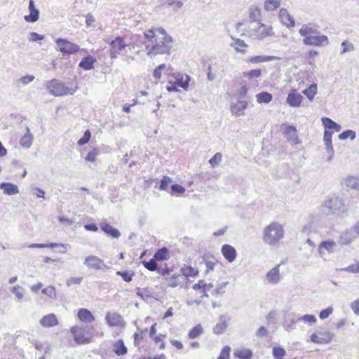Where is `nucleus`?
Returning <instances> with one entry per match:
<instances>
[{
	"label": "nucleus",
	"instance_id": "f257e3e1",
	"mask_svg": "<svg viewBox=\"0 0 359 359\" xmlns=\"http://www.w3.org/2000/svg\"><path fill=\"white\" fill-rule=\"evenodd\" d=\"M172 46V37H165V39H155L154 41L145 46V49L147 55L152 58L157 55H169Z\"/></svg>",
	"mask_w": 359,
	"mask_h": 359
},
{
	"label": "nucleus",
	"instance_id": "f03ea898",
	"mask_svg": "<svg viewBox=\"0 0 359 359\" xmlns=\"http://www.w3.org/2000/svg\"><path fill=\"white\" fill-rule=\"evenodd\" d=\"M283 226L277 222H273L264 228L263 241L269 245H275L283 237Z\"/></svg>",
	"mask_w": 359,
	"mask_h": 359
},
{
	"label": "nucleus",
	"instance_id": "7ed1b4c3",
	"mask_svg": "<svg viewBox=\"0 0 359 359\" xmlns=\"http://www.w3.org/2000/svg\"><path fill=\"white\" fill-rule=\"evenodd\" d=\"M245 32L248 36L256 40H263L273 34L271 27H268L260 22L249 24Z\"/></svg>",
	"mask_w": 359,
	"mask_h": 359
},
{
	"label": "nucleus",
	"instance_id": "20e7f679",
	"mask_svg": "<svg viewBox=\"0 0 359 359\" xmlns=\"http://www.w3.org/2000/svg\"><path fill=\"white\" fill-rule=\"evenodd\" d=\"M322 212L325 214L345 213L348 209L344 200L338 196H332L326 200L321 206Z\"/></svg>",
	"mask_w": 359,
	"mask_h": 359
},
{
	"label": "nucleus",
	"instance_id": "39448f33",
	"mask_svg": "<svg viewBox=\"0 0 359 359\" xmlns=\"http://www.w3.org/2000/svg\"><path fill=\"white\" fill-rule=\"evenodd\" d=\"M322 123L325 128L324 132L323 141L325 145L326 152L328 154L327 161H330L334 155V149L332 147V135L333 132H331L335 124V122L328 117H323L321 118Z\"/></svg>",
	"mask_w": 359,
	"mask_h": 359
},
{
	"label": "nucleus",
	"instance_id": "423d86ee",
	"mask_svg": "<svg viewBox=\"0 0 359 359\" xmlns=\"http://www.w3.org/2000/svg\"><path fill=\"white\" fill-rule=\"evenodd\" d=\"M46 88L48 93L55 97L63 96L66 95H72L76 92L75 89L69 88L65 86V83L58 79H52L47 81Z\"/></svg>",
	"mask_w": 359,
	"mask_h": 359
},
{
	"label": "nucleus",
	"instance_id": "0eeeda50",
	"mask_svg": "<svg viewBox=\"0 0 359 359\" xmlns=\"http://www.w3.org/2000/svg\"><path fill=\"white\" fill-rule=\"evenodd\" d=\"M71 332L77 344H86L91 341L92 333L88 327H73Z\"/></svg>",
	"mask_w": 359,
	"mask_h": 359
},
{
	"label": "nucleus",
	"instance_id": "6e6552de",
	"mask_svg": "<svg viewBox=\"0 0 359 359\" xmlns=\"http://www.w3.org/2000/svg\"><path fill=\"white\" fill-rule=\"evenodd\" d=\"M55 43L57 50L65 55L74 54L80 50L77 44L72 43L65 39L58 38L55 40Z\"/></svg>",
	"mask_w": 359,
	"mask_h": 359
},
{
	"label": "nucleus",
	"instance_id": "1a4fd4ad",
	"mask_svg": "<svg viewBox=\"0 0 359 359\" xmlns=\"http://www.w3.org/2000/svg\"><path fill=\"white\" fill-rule=\"evenodd\" d=\"M83 264L88 269L102 271L108 269L104 261L95 255L86 257Z\"/></svg>",
	"mask_w": 359,
	"mask_h": 359
},
{
	"label": "nucleus",
	"instance_id": "9d476101",
	"mask_svg": "<svg viewBox=\"0 0 359 359\" xmlns=\"http://www.w3.org/2000/svg\"><path fill=\"white\" fill-rule=\"evenodd\" d=\"M303 43L305 45L320 46L327 45L329 43V40L327 36L316 34L311 36L304 38L303 39Z\"/></svg>",
	"mask_w": 359,
	"mask_h": 359
},
{
	"label": "nucleus",
	"instance_id": "9b49d317",
	"mask_svg": "<svg viewBox=\"0 0 359 359\" xmlns=\"http://www.w3.org/2000/svg\"><path fill=\"white\" fill-rule=\"evenodd\" d=\"M353 226L342 231L338 238V243L342 245H347L351 243L357 238Z\"/></svg>",
	"mask_w": 359,
	"mask_h": 359
},
{
	"label": "nucleus",
	"instance_id": "f8f14e48",
	"mask_svg": "<svg viewBox=\"0 0 359 359\" xmlns=\"http://www.w3.org/2000/svg\"><path fill=\"white\" fill-rule=\"evenodd\" d=\"M334 334L330 332H320L311 335V341L315 344H327L330 342Z\"/></svg>",
	"mask_w": 359,
	"mask_h": 359
},
{
	"label": "nucleus",
	"instance_id": "ddd939ff",
	"mask_svg": "<svg viewBox=\"0 0 359 359\" xmlns=\"http://www.w3.org/2000/svg\"><path fill=\"white\" fill-rule=\"evenodd\" d=\"M303 98V96L297 90L293 89L287 95V103L290 107H297L300 106Z\"/></svg>",
	"mask_w": 359,
	"mask_h": 359
},
{
	"label": "nucleus",
	"instance_id": "4468645a",
	"mask_svg": "<svg viewBox=\"0 0 359 359\" xmlns=\"http://www.w3.org/2000/svg\"><path fill=\"white\" fill-rule=\"evenodd\" d=\"M279 267L280 264L276 265L266 274L265 279L268 283L275 285L279 283L280 280Z\"/></svg>",
	"mask_w": 359,
	"mask_h": 359
},
{
	"label": "nucleus",
	"instance_id": "2eb2a0df",
	"mask_svg": "<svg viewBox=\"0 0 359 359\" xmlns=\"http://www.w3.org/2000/svg\"><path fill=\"white\" fill-rule=\"evenodd\" d=\"M100 226L103 232L112 238H118L121 236L120 231L107 222L100 223Z\"/></svg>",
	"mask_w": 359,
	"mask_h": 359
},
{
	"label": "nucleus",
	"instance_id": "dca6fc26",
	"mask_svg": "<svg viewBox=\"0 0 359 359\" xmlns=\"http://www.w3.org/2000/svg\"><path fill=\"white\" fill-rule=\"evenodd\" d=\"M343 187L349 190L359 191V177L350 176L344 179L342 182Z\"/></svg>",
	"mask_w": 359,
	"mask_h": 359
},
{
	"label": "nucleus",
	"instance_id": "f3484780",
	"mask_svg": "<svg viewBox=\"0 0 359 359\" xmlns=\"http://www.w3.org/2000/svg\"><path fill=\"white\" fill-rule=\"evenodd\" d=\"M222 253L224 258L229 262H232L235 260L237 253L236 249L228 244H225L222 247Z\"/></svg>",
	"mask_w": 359,
	"mask_h": 359
},
{
	"label": "nucleus",
	"instance_id": "a211bd4d",
	"mask_svg": "<svg viewBox=\"0 0 359 359\" xmlns=\"http://www.w3.org/2000/svg\"><path fill=\"white\" fill-rule=\"evenodd\" d=\"M297 322H298L297 318L293 313H287L285 316L283 327L286 331H291L295 329Z\"/></svg>",
	"mask_w": 359,
	"mask_h": 359
},
{
	"label": "nucleus",
	"instance_id": "6ab92c4d",
	"mask_svg": "<svg viewBox=\"0 0 359 359\" xmlns=\"http://www.w3.org/2000/svg\"><path fill=\"white\" fill-rule=\"evenodd\" d=\"M29 10L30 14L29 15L25 16V20L27 22H34L38 20L39 17V11L37 8H35L34 3L33 0H29Z\"/></svg>",
	"mask_w": 359,
	"mask_h": 359
},
{
	"label": "nucleus",
	"instance_id": "aec40b11",
	"mask_svg": "<svg viewBox=\"0 0 359 359\" xmlns=\"http://www.w3.org/2000/svg\"><path fill=\"white\" fill-rule=\"evenodd\" d=\"M284 135L286 136L287 140L294 144L298 142L296 128L292 126H287L283 130Z\"/></svg>",
	"mask_w": 359,
	"mask_h": 359
},
{
	"label": "nucleus",
	"instance_id": "412c9836",
	"mask_svg": "<svg viewBox=\"0 0 359 359\" xmlns=\"http://www.w3.org/2000/svg\"><path fill=\"white\" fill-rule=\"evenodd\" d=\"M0 189L3 190L6 195H15L19 193L18 187L16 184L10 182H2L0 184Z\"/></svg>",
	"mask_w": 359,
	"mask_h": 359
},
{
	"label": "nucleus",
	"instance_id": "4be33fe9",
	"mask_svg": "<svg viewBox=\"0 0 359 359\" xmlns=\"http://www.w3.org/2000/svg\"><path fill=\"white\" fill-rule=\"evenodd\" d=\"M105 319L110 327L119 326L123 321V318L116 313H107Z\"/></svg>",
	"mask_w": 359,
	"mask_h": 359
},
{
	"label": "nucleus",
	"instance_id": "5701e85b",
	"mask_svg": "<svg viewBox=\"0 0 359 359\" xmlns=\"http://www.w3.org/2000/svg\"><path fill=\"white\" fill-rule=\"evenodd\" d=\"M109 46L111 49L120 53L126 48L127 44L126 43L123 38L118 36L109 42Z\"/></svg>",
	"mask_w": 359,
	"mask_h": 359
},
{
	"label": "nucleus",
	"instance_id": "b1692460",
	"mask_svg": "<svg viewBox=\"0 0 359 359\" xmlns=\"http://www.w3.org/2000/svg\"><path fill=\"white\" fill-rule=\"evenodd\" d=\"M96 62V58L91 55H88L81 60L79 64V67L84 70H91L94 69V64Z\"/></svg>",
	"mask_w": 359,
	"mask_h": 359
},
{
	"label": "nucleus",
	"instance_id": "393cba45",
	"mask_svg": "<svg viewBox=\"0 0 359 359\" xmlns=\"http://www.w3.org/2000/svg\"><path fill=\"white\" fill-rule=\"evenodd\" d=\"M34 136L29 127L26 128V133L20 138V144L23 148L29 149L32 145Z\"/></svg>",
	"mask_w": 359,
	"mask_h": 359
},
{
	"label": "nucleus",
	"instance_id": "a878e982",
	"mask_svg": "<svg viewBox=\"0 0 359 359\" xmlns=\"http://www.w3.org/2000/svg\"><path fill=\"white\" fill-rule=\"evenodd\" d=\"M79 319L86 323H90L95 318L92 313L87 309H81L77 313Z\"/></svg>",
	"mask_w": 359,
	"mask_h": 359
},
{
	"label": "nucleus",
	"instance_id": "bb28decb",
	"mask_svg": "<svg viewBox=\"0 0 359 359\" xmlns=\"http://www.w3.org/2000/svg\"><path fill=\"white\" fill-rule=\"evenodd\" d=\"M57 319L53 313L46 315L40 320V324L44 327H53L57 325Z\"/></svg>",
	"mask_w": 359,
	"mask_h": 359
},
{
	"label": "nucleus",
	"instance_id": "cd10ccee",
	"mask_svg": "<svg viewBox=\"0 0 359 359\" xmlns=\"http://www.w3.org/2000/svg\"><path fill=\"white\" fill-rule=\"evenodd\" d=\"M280 57L276 56H269V55H257L250 57L248 59V61L250 63L257 64L264 62H269L273 60H278Z\"/></svg>",
	"mask_w": 359,
	"mask_h": 359
},
{
	"label": "nucleus",
	"instance_id": "c85d7f7f",
	"mask_svg": "<svg viewBox=\"0 0 359 359\" xmlns=\"http://www.w3.org/2000/svg\"><path fill=\"white\" fill-rule=\"evenodd\" d=\"M248 102L244 100L238 101L236 104L231 107V111L236 116L243 115V111L246 109Z\"/></svg>",
	"mask_w": 359,
	"mask_h": 359
},
{
	"label": "nucleus",
	"instance_id": "c756f323",
	"mask_svg": "<svg viewBox=\"0 0 359 359\" xmlns=\"http://www.w3.org/2000/svg\"><path fill=\"white\" fill-rule=\"evenodd\" d=\"M280 18L282 22L287 27H294V20L292 17L288 13L286 9H280Z\"/></svg>",
	"mask_w": 359,
	"mask_h": 359
},
{
	"label": "nucleus",
	"instance_id": "7c9ffc66",
	"mask_svg": "<svg viewBox=\"0 0 359 359\" xmlns=\"http://www.w3.org/2000/svg\"><path fill=\"white\" fill-rule=\"evenodd\" d=\"M261 10L257 6H251L249 9V24L260 21Z\"/></svg>",
	"mask_w": 359,
	"mask_h": 359
},
{
	"label": "nucleus",
	"instance_id": "2f4dec72",
	"mask_svg": "<svg viewBox=\"0 0 359 359\" xmlns=\"http://www.w3.org/2000/svg\"><path fill=\"white\" fill-rule=\"evenodd\" d=\"M29 248H54L56 247H62L65 250L62 251V253H65L66 252V245L62 244V243H32L28 245Z\"/></svg>",
	"mask_w": 359,
	"mask_h": 359
},
{
	"label": "nucleus",
	"instance_id": "473e14b6",
	"mask_svg": "<svg viewBox=\"0 0 359 359\" xmlns=\"http://www.w3.org/2000/svg\"><path fill=\"white\" fill-rule=\"evenodd\" d=\"M227 327V323L224 316H220L219 321L213 327V333L215 334H222Z\"/></svg>",
	"mask_w": 359,
	"mask_h": 359
},
{
	"label": "nucleus",
	"instance_id": "72a5a7b5",
	"mask_svg": "<svg viewBox=\"0 0 359 359\" xmlns=\"http://www.w3.org/2000/svg\"><path fill=\"white\" fill-rule=\"evenodd\" d=\"M114 351L117 355H123L127 353V347L122 339H118L114 344Z\"/></svg>",
	"mask_w": 359,
	"mask_h": 359
},
{
	"label": "nucleus",
	"instance_id": "f704fd0d",
	"mask_svg": "<svg viewBox=\"0 0 359 359\" xmlns=\"http://www.w3.org/2000/svg\"><path fill=\"white\" fill-rule=\"evenodd\" d=\"M233 354L240 359H250L252 357V352L248 348L237 349Z\"/></svg>",
	"mask_w": 359,
	"mask_h": 359
},
{
	"label": "nucleus",
	"instance_id": "c9c22d12",
	"mask_svg": "<svg viewBox=\"0 0 359 359\" xmlns=\"http://www.w3.org/2000/svg\"><path fill=\"white\" fill-rule=\"evenodd\" d=\"M299 34L302 36H304V38H307L309 36H313V34H318V32L317 29H313L308 25H304L299 29Z\"/></svg>",
	"mask_w": 359,
	"mask_h": 359
},
{
	"label": "nucleus",
	"instance_id": "e433bc0d",
	"mask_svg": "<svg viewBox=\"0 0 359 359\" xmlns=\"http://www.w3.org/2000/svg\"><path fill=\"white\" fill-rule=\"evenodd\" d=\"M309 100H312L317 93V84L312 83L307 88L302 91Z\"/></svg>",
	"mask_w": 359,
	"mask_h": 359
},
{
	"label": "nucleus",
	"instance_id": "4c0bfd02",
	"mask_svg": "<svg viewBox=\"0 0 359 359\" xmlns=\"http://www.w3.org/2000/svg\"><path fill=\"white\" fill-rule=\"evenodd\" d=\"M257 100L259 103H269L272 100V95L268 92H262L256 95Z\"/></svg>",
	"mask_w": 359,
	"mask_h": 359
},
{
	"label": "nucleus",
	"instance_id": "58836bf2",
	"mask_svg": "<svg viewBox=\"0 0 359 359\" xmlns=\"http://www.w3.org/2000/svg\"><path fill=\"white\" fill-rule=\"evenodd\" d=\"M154 258L156 261H163L168 258V251L167 248H162L157 250L154 254Z\"/></svg>",
	"mask_w": 359,
	"mask_h": 359
},
{
	"label": "nucleus",
	"instance_id": "ea45409f",
	"mask_svg": "<svg viewBox=\"0 0 359 359\" xmlns=\"http://www.w3.org/2000/svg\"><path fill=\"white\" fill-rule=\"evenodd\" d=\"M166 70L167 73H169V71L170 70V67L169 66L168 68L166 67L165 64H161L159 66H158L153 72V76L157 79L160 80L161 79V72L163 70Z\"/></svg>",
	"mask_w": 359,
	"mask_h": 359
},
{
	"label": "nucleus",
	"instance_id": "a19ab883",
	"mask_svg": "<svg viewBox=\"0 0 359 359\" xmlns=\"http://www.w3.org/2000/svg\"><path fill=\"white\" fill-rule=\"evenodd\" d=\"M203 332V329L201 324L194 327L189 332V339H195Z\"/></svg>",
	"mask_w": 359,
	"mask_h": 359
},
{
	"label": "nucleus",
	"instance_id": "79ce46f5",
	"mask_svg": "<svg viewBox=\"0 0 359 359\" xmlns=\"http://www.w3.org/2000/svg\"><path fill=\"white\" fill-rule=\"evenodd\" d=\"M272 355L276 359H283L286 355V351L280 346H274L272 350Z\"/></svg>",
	"mask_w": 359,
	"mask_h": 359
},
{
	"label": "nucleus",
	"instance_id": "37998d69",
	"mask_svg": "<svg viewBox=\"0 0 359 359\" xmlns=\"http://www.w3.org/2000/svg\"><path fill=\"white\" fill-rule=\"evenodd\" d=\"M180 275H172V276L169 277L167 276L165 277V280L167 281L168 286L170 287H176L179 285V277Z\"/></svg>",
	"mask_w": 359,
	"mask_h": 359
},
{
	"label": "nucleus",
	"instance_id": "c03bdc74",
	"mask_svg": "<svg viewBox=\"0 0 359 359\" xmlns=\"http://www.w3.org/2000/svg\"><path fill=\"white\" fill-rule=\"evenodd\" d=\"M142 264L144 265V266L146 269H147L148 270H149L151 271H154L157 270V269H158L157 262L154 258L150 259L149 261L144 260L142 262Z\"/></svg>",
	"mask_w": 359,
	"mask_h": 359
},
{
	"label": "nucleus",
	"instance_id": "a18cd8bd",
	"mask_svg": "<svg viewBox=\"0 0 359 359\" xmlns=\"http://www.w3.org/2000/svg\"><path fill=\"white\" fill-rule=\"evenodd\" d=\"M280 6V1L277 0H266L264 4V8L266 11H273Z\"/></svg>",
	"mask_w": 359,
	"mask_h": 359
},
{
	"label": "nucleus",
	"instance_id": "49530a36",
	"mask_svg": "<svg viewBox=\"0 0 359 359\" xmlns=\"http://www.w3.org/2000/svg\"><path fill=\"white\" fill-rule=\"evenodd\" d=\"M182 275L186 277L195 276L198 273V271L192 266H184L181 269Z\"/></svg>",
	"mask_w": 359,
	"mask_h": 359
},
{
	"label": "nucleus",
	"instance_id": "de8ad7c7",
	"mask_svg": "<svg viewBox=\"0 0 359 359\" xmlns=\"http://www.w3.org/2000/svg\"><path fill=\"white\" fill-rule=\"evenodd\" d=\"M335 245L336 243L332 241H323L319 246L320 251L325 249L330 252H332Z\"/></svg>",
	"mask_w": 359,
	"mask_h": 359
},
{
	"label": "nucleus",
	"instance_id": "09e8293b",
	"mask_svg": "<svg viewBox=\"0 0 359 359\" xmlns=\"http://www.w3.org/2000/svg\"><path fill=\"white\" fill-rule=\"evenodd\" d=\"M350 138L351 140H354L355 138V132L352 130H347L344 132H342L339 135V139L341 140H345L348 138Z\"/></svg>",
	"mask_w": 359,
	"mask_h": 359
},
{
	"label": "nucleus",
	"instance_id": "8fccbe9b",
	"mask_svg": "<svg viewBox=\"0 0 359 359\" xmlns=\"http://www.w3.org/2000/svg\"><path fill=\"white\" fill-rule=\"evenodd\" d=\"M190 80V77L188 75H185V79H184L183 76L181 79H177L176 80L175 84L177 86L182 88L184 90H187L189 86V81Z\"/></svg>",
	"mask_w": 359,
	"mask_h": 359
},
{
	"label": "nucleus",
	"instance_id": "3c124183",
	"mask_svg": "<svg viewBox=\"0 0 359 359\" xmlns=\"http://www.w3.org/2000/svg\"><path fill=\"white\" fill-rule=\"evenodd\" d=\"M262 74L261 69H252L248 72H243V76L248 78L249 79H252L254 78H258Z\"/></svg>",
	"mask_w": 359,
	"mask_h": 359
},
{
	"label": "nucleus",
	"instance_id": "603ef678",
	"mask_svg": "<svg viewBox=\"0 0 359 359\" xmlns=\"http://www.w3.org/2000/svg\"><path fill=\"white\" fill-rule=\"evenodd\" d=\"M316 320L317 319L316 316L311 314H306L297 318V321L304 323H315Z\"/></svg>",
	"mask_w": 359,
	"mask_h": 359
},
{
	"label": "nucleus",
	"instance_id": "864d4df0",
	"mask_svg": "<svg viewBox=\"0 0 359 359\" xmlns=\"http://www.w3.org/2000/svg\"><path fill=\"white\" fill-rule=\"evenodd\" d=\"M90 137H91L90 131L89 130H86L83 135L82 136V137L80 138L79 140L78 141V144L80 146H83V145L87 144L89 142Z\"/></svg>",
	"mask_w": 359,
	"mask_h": 359
},
{
	"label": "nucleus",
	"instance_id": "5fc2aeb1",
	"mask_svg": "<svg viewBox=\"0 0 359 359\" xmlns=\"http://www.w3.org/2000/svg\"><path fill=\"white\" fill-rule=\"evenodd\" d=\"M222 154L217 152L209 160V163L212 165V167H215L222 161Z\"/></svg>",
	"mask_w": 359,
	"mask_h": 359
},
{
	"label": "nucleus",
	"instance_id": "6e6d98bb",
	"mask_svg": "<svg viewBox=\"0 0 359 359\" xmlns=\"http://www.w3.org/2000/svg\"><path fill=\"white\" fill-rule=\"evenodd\" d=\"M185 189L180 184H172L171 186V194L179 195L184 193Z\"/></svg>",
	"mask_w": 359,
	"mask_h": 359
},
{
	"label": "nucleus",
	"instance_id": "4d7b16f0",
	"mask_svg": "<svg viewBox=\"0 0 359 359\" xmlns=\"http://www.w3.org/2000/svg\"><path fill=\"white\" fill-rule=\"evenodd\" d=\"M116 274L121 276L126 282H130L132 280L133 276L134 275L133 273H130L128 271H117Z\"/></svg>",
	"mask_w": 359,
	"mask_h": 359
},
{
	"label": "nucleus",
	"instance_id": "13d9d810",
	"mask_svg": "<svg viewBox=\"0 0 359 359\" xmlns=\"http://www.w3.org/2000/svg\"><path fill=\"white\" fill-rule=\"evenodd\" d=\"M341 46L343 47V50L341 53V54H344L347 52H351L354 50V46L353 45V43L348 41H343L341 43Z\"/></svg>",
	"mask_w": 359,
	"mask_h": 359
},
{
	"label": "nucleus",
	"instance_id": "bf43d9fd",
	"mask_svg": "<svg viewBox=\"0 0 359 359\" xmlns=\"http://www.w3.org/2000/svg\"><path fill=\"white\" fill-rule=\"evenodd\" d=\"M231 348L229 346H225L217 359H229Z\"/></svg>",
	"mask_w": 359,
	"mask_h": 359
},
{
	"label": "nucleus",
	"instance_id": "052dcab7",
	"mask_svg": "<svg viewBox=\"0 0 359 359\" xmlns=\"http://www.w3.org/2000/svg\"><path fill=\"white\" fill-rule=\"evenodd\" d=\"M171 182V179L168 176H164L161 180L159 189L163 191L168 189L169 184Z\"/></svg>",
	"mask_w": 359,
	"mask_h": 359
},
{
	"label": "nucleus",
	"instance_id": "680f3d73",
	"mask_svg": "<svg viewBox=\"0 0 359 359\" xmlns=\"http://www.w3.org/2000/svg\"><path fill=\"white\" fill-rule=\"evenodd\" d=\"M228 284V282H226V283H222L219 285H218L216 287V289H215L212 292L211 294H213V295H217V294H223L224 293V288L226 286V285Z\"/></svg>",
	"mask_w": 359,
	"mask_h": 359
},
{
	"label": "nucleus",
	"instance_id": "e2e57ef3",
	"mask_svg": "<svg viewBox=\"0 0 359 359\" xmlns=\"http://www.w3.org/2000/svg\"><path fill=\"white\" fill-rule=\"evenodd\" d=\"M144 37L149 40V43H152L156 39V32L151 29H148L144 33Z\"/></svg>",
	"mask_w": 359,
	"mask_h": 359
},
{
	"label": "nucleus",
	"instance_id": "0e129e2a",
	"mask_svg": "<svg viewBox=\"0 0 359 359\" xmlns=\"http://www.w3.org/2000/svg\"><path fill=\"white\" fill-rule=\"evenodd\" d=\"M82 280V277H72L67 280L66 285L68 287L72 285H80Z\"/></svg>",
	"mask_w": 359,
	"mask_h": 359
},
{
	"label": "nucleus",
	"instance_id": "69168bd1",
	"mask_svg": "<svg viewBox=\"0 0 359 359\" xmlns=\"http://www.w3.org/2000/svg\"><path fill=\"white\" fill-rule=\"evenodd\" d=\"M12 292L15 294V295L18 299V300H20L22 299L24 292H23V289L20 286L16 285V286L13 287V288L12 290Z\"/></svg>",
	"mask_w": 359,
	"mask_h": 359
},
{
	"label": "nucleus",
	"instance_id": "338daca9",
	"mask_svg": "<svg viewBox=\"0 0 359 359\" xmlns=\"http://www.w3.org/2000/svg\"><path fill=\"white\" fill-rule=\"evenodd\" d=\"M333 309L332 307H328L325 309L322 310L320 312L319 317L320 319L324 320L329 317V316L332 313Z\"/></svg>",
	"mask_w": 359,
	"mask_h": 359
},
{
	"label": "nucleus",
	"instance_id": "774afa93",
	"mask_svg": "<svg viewBox=\"0 0 359 359\" xmlns=\"http://www.w3.org/2000/svg\"><path fill=\"white\" fill-rule=\"evenodd\" d=\"M97 155L98 151H97L96 149H93V151L88 152L85 158V160L90 162H95Z\"/></svg>",
	"mask_w": 359,
	"mask_h": 359
}]
</instances>
